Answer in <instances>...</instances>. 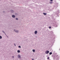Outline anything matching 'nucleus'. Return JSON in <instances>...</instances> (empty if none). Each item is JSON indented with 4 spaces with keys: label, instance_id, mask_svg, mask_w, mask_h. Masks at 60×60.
Wrapping results in <instances>:
<instances>
[{
    "label": "nucleus",
    "instance_id": "nucleus-1",
    "mask_svg": "<svg viewBox=\"0 0 60 60\" xmlns=\"http://www.w3.org/2000/svg\"><path fill=\"white\" fill-rule=\"evenodd\" d=\"M49 51H46L45 52L46 54H49Z\"/></svg>",
    "mask_w": 60,
    "mask_h": 60
},
{
    "label": "nucleus",
    "instance_id": "nucleus-2",
    "mask_svg": "<svg viewBox=\"0 0 60 60\" xmlns=\"http://www.w3.org/2000/svg\"><path fill=\"white\" fill-rule=\"evenodd\" d=\"M12 17L13 18H15V15H13L12 16Z\"/></svg>",
    "mask_w": 60,
    "mask_h": 60
},
{
    "label": "nucleus",
    "instance_id": "nucleus-3",
    "mask_svg": "<svg viewBox=\"0 0 60 60\" xmlns=\"http://www.w3.org/2000/svg\"><path fill=\"white\" fill-rule=\"evenodd\" d=\"M11 11L12 12V13H14V11L13 10H11Z\"/></svg>",
    "mask_w": 60,
    "mask_h": 60
},
{
    "label": "nucleus",
    "instance_id": "nucleus-4",
    "mask_svg": "<svg viewBox=\"0 0 60 60\" xmlns=\"http://www.w3.org/2000/svg\"><path fill=\"white\" fill-rule=\"evenodd\" d=\"M53 1H51L49 2V4H53V2H52Z\"/></svg>",
    "mask_w": 60,
    "mask_h": 60
},
{
    "label": "nucleus",
    "instance_id": "nucleus-5",
    "mask_svg": "<svg viewBox=\"0 0 60 60\" xmlns=\"http://www.w3.org/2000/svg\"><path fill=\"white\" fill-rule=\"evenodd\" d=\"M34 33L35 34H37V31H35L34 32Z\"/></svg>",
    "mask_w": 60,
    "mask_h": 60
},
{
    "label": "nucleus",
    "instance_id": "nucleus-6",
    "mask_svg": "<svg viewBox=\"0 0 60 60\" xmlns=\"http://www.w3.org/2000/svg\"><path fill=\"white\" fill-rule=\"evenodd\" d=\"M14 30L15 32H16V33H18L19 32V31L18 30Z\"/></svg>",
    "mask_w": 60,
    "mask_h": 60
},
{
    "label": "nucleus",
    "instance_id": "nucleus-7",
    "mask_svg": "<svg viewBox=\"0 0 60 60\" xmlns=\"http://www.w3.org/2000/svg\"><path fill=\"white\" fill-rule=\"evenodd\" d=\"M43 14H44V15H47L46 13H43Z\"/></svg>",
    "mask_w": 60,
    "mask_h": 60
},
{
    "label": "nucleus",
    "instance_id": "nucleus-8",
    "mask_svg": "<svg viewBox=\"0 0 60 60\" xmlns=\"http://www.w3.org/2000/svg\"><path fill=\"white\" fill-rule=\"evenodd\" d=\"M18 58H20V56L19 55H18Z\"/></svg>",
    "mask_w": 60,
    "mask_h": 60
},
{
    "label": "nucleus",
    "instance_id": "nucleus-9",
    "mask_svg": "<svg viewBox=\"0 0 60 60\" xmlns=\"http://www.w3.org/2000/svg\"><path fill=\"white\" fill-rule=\"evenodd\" d=\"M32 51L34 52H35V50L34 49H33Z\"/></svg>",
    "mask_w": 60,
    "mask_h": 60
},
{
    "label": "nucleus",
    "instance_id": "nucleus-10",
    "mask_svg": "<svg viewBox=\"0 0 60 60\" xmlns=\"http://www.w3.org/2000/svg\"><path fill=\"white\" fill-rule=\"evenodd\" d=\"M17 52L18 53H20V51L19 50L17 51Z\"/></svg>",
    "mask_w": 60,
    "mask_h": 60
},
{
    "label": "nucleus",
    "instance_id": "nucleus-11",
    "mask_svg": "<svg viewBox=\"0 0 60 60\" xmlns=\"http://www.w3.org/2000/svg\"><path fill=\"white\" fill-rule=\"evenodd\" d=\"M15 19H16V20H18V19H18L17 18H16Z\"/></svg>",
    "mask_w": 60,
    "mask_h": 60
},
{
    "label": "nucleus",
    "instance_id": "nucleus-12",
    "mask_svg": "<svg viewBox=\"0 0 60 60\" xmlns=\"http://www.w3.org/2000/svg\"><path fill=\"white\" fill-rule=\"evenodd\" d=\"M52 54V52H50L49 53V55H51Z\"/></svg>",
    "mask_w": 60,
    "mask_h": 60
},
{
    "label": "nucleus",
    "instance_id": "nucleus-13",
    "mask_svg": "<svg viewBox=\"0 0 60 60\" xmlns=\"http://www.w3.org/2000/svg\"><path fill=\"white\" fill-rule=\"evenodd\" d=\"M2 37L1 36H0V39H2Z\"/></svg>",
    "mask_w": 60,
    "mask_h": 60
},
{
    "label": "nucleus",
    "instance_id": "nucleus-14",
    "mask_svg": "<svg viewBox=\"0 0 60 60\" xmlns=\"http://www.w3.org/2000/svg\"><path fill=\"white\" fill-rule=\"evenodd\" d=\"M18 47L19 48H21V46H19Z\"/></svg>",
    "mask_w": 60,
    "mask_h": 60
},
{
    "label": "nucleus",
    "instance_id": "nucleus-15",
    "mask_svg": "<svg viewBox=\"0 0 60 60\" xmlns=\"http://www.w3.org/2000/svg\"><path fill=\"white\" fill-rule=\"evenodd\" d=\"M47 59H49V57H48L47 58Z\"/></svg>",
    "mask_w": 60,
    "mask_h": 60
},
{
    "label": "nucleus",
    "instance_id": "nucleus-16",
    "mask_svg": "<svg viewBox=\"0 0 60 60\" xmlns=\"http://www.w3.org/2000/svg\"><path fill=\"white\" fill-rule=\"evenodd\" d=\"M49 28H51V26H50L49 27Z\"/></svg>",
    "mask_w": 60,
    "mask_h": 60
},
{
    "label": "nucleus",
    "instance_id": "nucleus-17",
    "mask_svg": "<svg viewBox=\"0 0 60 60\" xmlns=\"http://www.w3.org/2000/svg\"><path fill=\"white\" fill-rule=\"evenodd\" d=\"M50 0V1H53V0Z\"/></svg>",
    "mask_w": 60,
    "mask_h": 60
},
{
    "label": "nucleus",
    "instance_id": "nucleus-18",
    "mask_svg": "<svg viewBox=\"0 0 60 60\" xmlns=\"http://www.w3.org/2000/svg\"><path fill=\"white\" fill-rule=\"evenodd\" d=\"M2 32H3L4 33V31H3Z\"/></svg>",
    "mask_w": 60,
    "mask_h": 60
},
{
    "label": "nucleus",
    "instance_id": "nucleus-19",
    "mask_svg": "<svg viewBox=\"0 0 60 60\" xmlns=\"http://www.w3.org/2000/svg\"><path fill=\"white\" fill-rule=\"evenodd\" d=\"M12 57L13 58H14V56H12Z\"/></svg>",
    "mask_w": 60,
    "mask_h": 60
},
{
    "label": "nucleus",
    "instance_id": "nucleus-20",
    "mask_svg": "<svg viewBox=\"0 0 60 60\" xmlns=\"http://www.w3.org/2000/svg\"><path fill=\"white\" fill-rule=\"evenodd\" d=\"M15 45V46H16V45H15V44H14Z\"/></svg>",
    "mask_w": 60,
    "mask_h": 60
},
{
    "label": "nucleus",
    "instance_id": "nucleus-21",
    "mask_svg": "<svg viewBox=\"0 0 60 60\" xmlns=\"http://www.w3.org/2000/svg\"><path fill=\"white\" fill-rule=\"evenodd\" d=\"M32 60H34V59H32Z\"/></svg>",
    "mask_w": 60,
    "mask_h": 60
},
{
    "label": "nucleus",
    "instance_id": "nucleus-22",
    "mask_svg": "<svg viewBox=\"0 0 60 60\" xmlns=\"http://www.w3.org/2000/svg\"><path fill=\"white\" fill-rule=\"evenodd\" d=\"M4 33L5 34V33Z\"/></svg>",
    "mask_w": 60,
    "mask_h": 60
}]
</instances>
